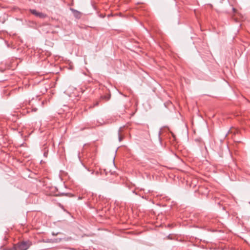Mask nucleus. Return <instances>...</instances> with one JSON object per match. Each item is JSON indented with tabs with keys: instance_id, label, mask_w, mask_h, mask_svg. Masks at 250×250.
Wrapping results in <instances>:
<instances>
[{
	"instance_id": "f257e3e1",
	"label": "nucleus",
	"mask_w": 250,
	"mask_h": 250,
	"mask_svg": "<svg viewBox=\"0 0 250 250\" xmlns=\"http://www.w3.org/2000/svg\"><path fill=\"white\" fill-rule=\"evenodd\" d=\"M15 245L17 250H27L32 245V242L30 241H22Z\"/></svg>"
},
{
	"instance_id": "f03ea898",
	"label": "nucleus",
	"mask_w": 250,
	"mask_h": 250,
	"mask_svg": "<svg viewBox=\"0 0 250 250\" xmlns=\"http://www.w3.org/2000/svg\"><path fill=\"white\" fill-rule=\"evenodd\" d=\"M30 11L32 14L42 19L45 18L46 17L45 14L38 12L35 9H30Z\"/></svg>"
},
{
	"instance_id": "7ed1b4c3",
	"label": "nucleus",
	"mask_w": 250,
	"mask_h": 250,
	"mask_svg": "<svg viewBox=\"0 0 250 250\" xmlns=\"http://www.w3.org/2000/svg\"><path fill=\"white\" fill-rule=\"evenodd\" d=\"M71 10L73 12L74 16L78 19H79L81 18L82 14L81 13L75 9H74L73 8L71 9Z\"/></svg>"
},
{
	"instance_id": "20e7f679",
	"label": "nucleus",
	"mask_w": 250,
	"mask_h": 250,
	"mask_svg": "<svg viewBox=\"0 0 250 250\" xmlns=\"http://www.w3.org/2000/svg\"><path fill=\"white\" fill-rule=\"evenodd\" d=\"M3 250H17L16 248L15 247V245L14 244L12 248H5L3 249Z\"/></svg>"
},
{
	"instance_id": "39448f33",
	"label": "nucleus",
	"mask_w": 250,
	"mask_h": 250,
	"mask_svg": "<svg viewBox=\"0 0 250 250\" xmlns=\"http://www.w3.org/2000/svg\"><path fill=\"white\" fill-rule=\"evenodd\" d=\"M102 98H105L106 100H108L110 98V95L104 96V97H102Z\"/></svg>"
},
{
	"instance_id": "423d86ee",
	"label": "nucleus",
	"mask_w": 250,
	"mask_h": 250,
	"mask_svg": "<svg viewBox=\"0 0 250 250\" xmlns=\"http://www.w3.org/2000/svg\"><path fill=\"white\" fill-rule=\"evenodd\" d=\"M99 104V102H96L94 104L93 106H98Z\"/></svg>"
},
{
	"instance_id": "0eeeda50",
	"label": "nucleus",
	"mask_w": 250,
	"mask_h": 250,
	"mask_svg": "<svg viewBox=\"0 0 250 250\" xmlns=\"http://www.w3.org/2000/svg\"><path fill=\"white\" fill-rule=\"evenodd\" d=\"M38 109L37 108H33L32 109V111L33 112H36L37 111Z\"/></svg>"
},
{
	"instance_id": "6e6552de",
	"label": "nucleus",
	"mask_w": 250,
	"mask_h": 250,
	"mask_svg": "<svg viewBox=\"0 0 250 250\" xmlns=\"http://www.w3.org/2000/svg\"><path fill=\"white\" fill-rule=\"evenodd\" d=\"M62 194H65V195H67L68 196V195H70V196H72V195H71V194H69V193H62Z\"/></svg>"
},
{
	"instance_id": "1a4fd4ad",
	"label": "nucleus",
	"mask_w": 250,
	"mask_h": 250,
	"mask_svg": "<svg viewBox=\"0 0 250 250\" xmlns=\"http://www.w3.org/2000/svg\"><path fill=\"white\" fill-rule=\"evenodd\" d=\"M122 139H122V137L120 135H119V141H121L122 140Z\"/></svg>"
},
{
	"instance_id": "9d476101",
	"label": "nucleus",
	"mask_w": 250,
	"mask_h": 250,
	"mask_svg": "<svg viewBox=\"0 0 250 250\" xmlns=\"http://www.w3.org/2000/svg\"><path fill=\"white\" fill-rule=\"evenodd\" d=\"M52 234L53 235L56 236V235H57L58 234V233H55L54 232H52Z\"/></svg>"
},
{
	"instance_id": "9b49d317",
	"label": "nucleus",
	"mask_w": 250,
	"mask_h": 250,
	"mask_svg": "<svg viewBox=\"0 0 250 250\" xmlns=\"http://www.w3.org/2000/svg\"><path fill=\"white\" fill-rule=\"evenodd\" d=\"M100 17L102 18H104V15H103V14H101L100 15Z\"/></svg>"
},
{
	"instance_id": "f8f14e48",
	"label": "nucleus",
	"mask_w": 250,
	"mask_h": 250,
	"mask_svg": "<svg viewBox=\"0 0 250 250\" xmlns=\"http://www.w3.org/2000/svg\"><path fill=\"white\" fill-rule=\"evenodd\" d=\"M83 199V197H82V196H79V197H78V199H79V200H81V199Z\"/></svg>"
},
{
	"instance_id": "ddd939ff",
	"label": "nucleus",
	"mask_w": 250,
	"mask_h": 250,
	"mask_svg": "<svg viewBox=\"0 0 250 250\" xmlns=\"http://www.w3.org/2000/svg\"><path fill=\"white\" fill-rule=\"evenodd\" d=\"M232 10H233V12H235L236 11V9H235V8H234V7H233V8H232Z\"/></svg>"
},
{
	"instance_id": "4468645a",
	"label": "nucleus",
	"mask_w": 250,
	"mask_h": 250,
	"mask_svg": "<svg viewBox=\"0 0 250 250\" xmlns=\"http://www.w3.org/2000/svg\"><path fill=\"white\" fill-rule=\"evenodd\" d=\"M112 16V15H111V14H109V15H108V17H110V16Z\"/></svg>"
}]
</instances>
